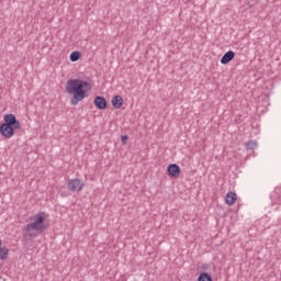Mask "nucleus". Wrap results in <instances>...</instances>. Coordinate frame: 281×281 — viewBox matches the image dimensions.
I'll list each match as a JSON object with an SVG mask.
<instances>
[{
  "label": "nucleus",
  "mask_w": 281,
  "mask_h": 281,
  "mask_svg": "<svg viewBox=\"0 0 281 281\" xmlns=\"http://www.w3.org/2000/svg\"><path fill=\"white\" fill-rule=\"evenodd\" d=\"M8 256H10V250L7 247L0 248V260H8Z\"/></svg>",
  "instance_id": "10"
},
{
  "label": "nucleus",
  "mask_w": 281,
  "mask_h": 281,
  "mask_svg": "<svg viewBox=\"0 0 281 281\" xmlns=\"http://www.w3.org/2000/svg\"><path fill=\"white\" fill-rule=\"evenodd\" d=\"M121 142H122V144H126V142H128V135H122Z\"/></svg>",
  "instance_id": "14"
},
{
  "label": "nucleus",
  "mask_w": 281,
  "mask_h": 281,
  "mask_svg": "<svg viewBox=\"0 0 281 281\" xmlns=\"http://www.w3.org/2000/svg\"><path fill=\"white\" fill-rule=\"evenodd\" d=\"M91 91V83L82 79H68L66 82V93L72 95L70 99L71 106H78L87 98V92Z\"/></svg>",
  "instance_id": "1"
},
{
  "label": "nucleus",
  "mask_w": 281,
  "mask_h": 281,
  "mask_svg": "<svg viewBox=\"0 0 281 281\" xmlns=\"http://www.w3.org/2000/svg\"><path fill=\"white\" fill-rule=\"evenodd\" d=\"M3 120L4 123L0 124V135L7 139H12V137H14L15 131L21 128V122L16 120L14 114H5Z\"/></svg>",
  "instance_id": "3"
},
{
  "label": "nucleus",
  "mask_w": 281,
  "mask_h": 281,
  "mask_svg": "<svg viewBox=\"0 0 281 281\" xmlns=\"http://www.w3.org/2000/svg\"><path fill=\"white\" fill-rule=\"evenodd\" d=\"M45 212H40L30 217L31 223L26 224L24 227L23 235L25 238H36L38 234H43V232L49 227L45 224Z\"/></svg>",
  "instance_id": "2"
},
{
  "label": "nucleus",
  "mask_w": 281,
  "mask_h": 281,
  "mask_svg": "<svg viewBox=\"0 0 281 281\" xmlns=\"http://www.w3.org/2000/svg\"><path fill=\"white\" fill-rule=\"evenodd\" d=\"M67 188L70 192H81L85 182L80 178H72L68 181Z\"/></svg>",
  "instance_id": "4"
},
{
  "label": "nucleus",
  "mask_w": 281,
  "mask_h": 281,
  "mask_svg": "<svg viewBox=\"0 0 281 281\" xmlns=\"http://www.w3.org/2000/svg\"><path fill=\"white\" fill-rule=\"evenodd\" d=\"M167 175H169V177H179L181 175V167L177 164L168 165Z\"/></svg>",
  "instance_id": "6"
},
{
  "label": "nucleus",
  "mask_w": 281,
  "mask_h": 281,
  "mask_svg": "<svg viewBox=\"0 0 281 281\" xmlns=\"http://www.w3.org/2000/svg\"><path fill=\"white\" fill-rule=\"evenodd\" d=\"M123 105H124V98H122V95L116 94L112 98V106L114 109H122Z\"/></svg>",
  "instance_id": "8"
},
{
  "label": "nucleus",
  "mask_w": 281,
  "mask_h": 281,
  "mask_svg": "<svg viewBox=\"0 0 281 281\" xmlns=\"http://www.w3.org/2000/svg\"><path fill=\"white\" fill-rule=\"evenodd\" d=\"M238 199V195L234 192H228L225 196V203L226 205H234L236 203V200Z\"/></svg>",
  "instance_id": "9"
},
{
  "label": "nucleus",
  "mask_w": 281,
  "mask_h": 281,
  "mask_svg": "<svg viewBox=\"0 0 281 281\" xmlns=\"http://www.w3.org/2000/svg\"><path fill=\"white\" fill-rule=\"evenodd\" d=\"M93 104L97 109H99V111H104L106 106H109L106 99L101 95L94 98Z\"/></svg>",
  "instance_id": "5"
},
{
  "label": "nucleus",
  "mask_w": 281,
  "mask_h": 281,
  "mask_svg": "<svg viewBox=\"0 0 281 281\" xmlns=\"http://www.w3.org/2000/svg\"><path fill=\"white\" fill-rule=\"evenodd\" d=\"M258 148V142L256 140H248L246 143V149L247 150H256Z\"/></svg>",
  "instance_id": "11"
},
{
  "label": "nucleus",
  "mask_w": 281,
  "mask_h": 281,
  "mask_svg": "<svg viewBox=\"0 0 281 281\" xmlns=\"http://www.w3.org/2000/svg\"><path fill=\"white\" fill-rule=\"evenodd\" d=\"M198 281H212V277L207 272L200 273Z\"/></svg>",
  "instance_id": "13"
},
{
  "label": "nucleus",
  "mask_w": 281,
  "mask_h": 281,
  "mask_svg": "<svg viewBox=\"0 0 281 281\" xmlns=\"http://www.w3.org/2000/svg\"><path fill=\"white\" fill-rule=\"evenodd\" d=\"M234 58H236V53H234V50H228L222 56L221 64L229 65V63H232V60H234Z\"/></svg>",
  "instance_id": "7"
},
{
  "label": "nucleus",
  "mask_w": 281,
  "mask_h": 281,
  "mask_svg": "<svg viewBox=\"0 0 281 281\" xmlns=\"http://www.w3.org/2000/svg\"><path fill=\"white\" fill-rule=\"evenodd\" d=\"M81 54L78 50H75L70 54L69 58L71 63H78V59L80 58Z\"/></svg>",
  "instance_id": "12"
}]
</instances>
